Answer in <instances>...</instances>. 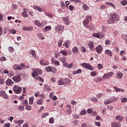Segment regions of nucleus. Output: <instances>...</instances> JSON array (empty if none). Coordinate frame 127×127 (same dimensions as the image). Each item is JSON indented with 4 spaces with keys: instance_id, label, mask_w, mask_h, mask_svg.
I'll return each instance as SVG.
<instances>
[{
    "instance_id": "obj_49",
    "label": "nucleus",
    "mask_w": 127,
    "mask_h": 127,
    "mask_svg": "<svg viewBox=\"0 0 127 127\" xmlns=\"http://www.w3.org/2000/svg\"><path fill=\"white\" fill-rule=\"evenodd\" d=\"M121 4L122 5H127V1L126 0H122V1H121Z\"/></svg>"
},
{
    "instance_id": "obj_22",
    "label": "nucleus",
    "mask_w": 127,
    "mask_h": 127,
    "mask_svg": "<svg viewBox=\"0 0 127 127\" xmlns=\"http://www.w3.org/2000/svg\"><path fill=\"white\" fill-rule=\"evenodd\" d=\"M51 29V26H46L45 28L43 29V31H45L46 32L47 31H49Z\"/></svg>"
},
{
    "instance_id": "obj_20",
    "label": "nucleus",
    "mask_w": 127,
    "mask_h": 127,
    "mask_svg": "<svg viewBox=\"0 0 127 127\" xmlns=\"http://www.w3.org/2000/svg\"><path fill=\"white\" fill-rule=\"evenodd\" d=\"M34 23L35 25H37V26H38L39 27H41V26H42V24H41L38 20H35Z\"/></svg>"
},
{
    "instance_id": "obj_8",
    "label": "nucleus",
    "mask_w": 127,
    "mask_h": 127,
    "mask_svg": "<svg viewBox=\"0 0 127 127\" xmlns=\"http://www.w3.org/2000/svg\"><path fill=\"white\" fill-rule=\"evenodd\" d=\"M40 64L43 66H47L49 64V63L44 59H42L40 61Z\"/></svg>"
},
{
    "instance_id": "obj_21",
    "label": "nucleus",
    "mask_w": 127,
    "mask_h": 127,
    "mask_svg": "<svg viewBox=\"0 0 127 127\" xmlns=\"http://www.w3.org/2000/svg\"><path fill=\"white\" fill-rule=\"evenodd\" d=\"M35 71H36L37 75H41L42 74V71L40 69L37 68Z\"/></svg>"
},
{
    "instance_id": "obj_19",
    "label": "nucleus",
    "mask_w": 127,
    "mask_h": 127,
    "mask_svg": "<svg viewBox=\"0 0 127 127\" xmlns=\"http://www.w3.org/2000/svg\"><path fill=\"white\" fill-rule=\"evenodd\" d=\"M13 69H14L15 70H21V67L18 64H15L13 66Z\"/></svg>"
},
{
    "instance_id": "obj_7",
    "label": "nucleus",
    "mask_w": 127,
    "mask_h": 127,
    "mask_svg": "<svg viewBox=\"0 0 127 127\" xmlns=\"http://www.w3.org/2000/svg\"><path fill=\"white\" fill-rule=\"evenodd\" d=\"M12 79L15 83H18V82H20L21 77L19 75H15L12 77Z\"/></svg>"
},
{
    "instance_id": "obj_5",
    "label": "nucleus",
    "mask_w": 127,
    "mask_h": 127,
    "mask_svg": "<svg viewBox=\"0 0 127 127\" xmlns=\"http://www.w3.org/2000/svg\"><path fill=\"white\" fill-rule=\"evenodd\" d=\"M0 96L2 97L5 100H8L9 99L8 95L3 90L0 91Z\"/></svg>"
},
{
    "instance_id": "obj_51",
    "label": "nucleus",
    "mask_w": 127,
    "mask_h": 127,
    "mask_svg": "<svg viewBox=\"0 0 127 127\" xmlns=\"http://www.w3.org/2000/svg\"><path fill=\"white\" fill-rule=\"evenodd\" d=\"M9 51L10 52V53H12L13 51H14V49L12 47H9Z\"/></svg>"
},
{
    "instance_id": "obj_6",
    "label": "nucleus",
    "mask_w": 127,
    "mask_h": 127,
    "mask_svg": "<svg viewBox=\"0 0 127 127\" xmlns=\"http://www.w3.org/2000/svg\"><path fill=\"white\" fill-rule=\"evenodd\" d=\"M114 72H110L109 73H106L104 74L103 76V79H109V78H111L113 76Z\"/></svg>"
},
{
    "instance_id": "obj_1",
    "label": "nucleus",
    "mask_w": 127,
    "mask_h": 127,
    "mask_svg": "<svg viewBox=\"0 0 127 127\" xmlns=\"http://www.w3.org/2000/svg\"><path fill=\"white\" fill-rule=\"evenodd\" d=\"M118 20H119L118 14L114 13L110 15L108 23L110 24L111 23H114V22H117Z\"/></svg>"
},
{
    "instance_id": "obj_64",
    "label": "nucleus",
    "mask_w": 127,
    "mask_h": 127,
    "mask_svg": "<svg viewBox=\"0 0 127 127\" xmlns=\"http://www.w3.org/2000/svg\"><path fill=\"white\" fill-rule=\"evenodd\" d=\"M71 104L72 105H77V102H76V101H75L74 100H71Z\"/></svg>"
},
{
    "instance_id": "obj_59",
    "label": "nucleus",
    "mask_w": 127,
    "mask_h": 127,
    "mask_svg": "<svg viewBox=\"0 0 127 127\" xmlns=\"http://www.w3.org/2000/svg\"><path fill=\"white\" fill-rule=\"evenodd\" d=\"M69 10H71V11H73L74 10V7L73 5H70L69 6Z\"/></svg>"
},
{
    "instance_id": "obj_33",
    "label": "nucleus",
    "mask_w": 127,
    "mask_h": 127,
    "mask_svg": "<svg viewBox=\"0 0 127 127\" xmlns=\"http://www.w3.org/2000/svg\"><path fill=\"white\" fill-rule=\"evenodd\" d=\"M22 15L24 17V18L26 17H28V14L26 13V11H24V12H22Z\"/></svg>"
},
{
    "instance_id": "obj_12",
    "label": "nucleus",
    "mask_w": 127,
    "mask_h": 127,
    "mask_svg": "<svg viewBox=\"0 0 127 127\" xmlns=\"http://www.w3.org/2000/svg\"><path fill=\"white\" fill-rule=\"evenodd\" d=\"M116 121H119L118 122H122L123 120H124V117L122 116L118 115L115 117Z\"/></svg>"
},
{
    "instance_id": "obj_30",
    "label": "nucleus",
    "mask_w": 127,
    "mask_h": 127,
    "mask_svg": "<svg viewBox=\"0 0 127 127\" xmlns=\"http://www.w3.org/2000/svg\"><path fill=\"white\" fill-rule=\"evenodd\" d=\"M45 70H46V71H47V72H52V67H50V66H47L45 68Z\"/></svg>"
},
{
    "instance_id": "obj_32",
    "label": "nucleus",
    "mask_w": 127,
    "mask_h": 127,
    "mask_svg": "<svg viewBox=\"0 0 127 127\" xmlns=\"http://www.w3.org/2000/svg\"><path fill=\"white\" fill-rule=\"evenodd\" d=\"M69 43H70L69 41H66L64 43V45L65 46L66 48H68L69 47Z\"/></svg>"
},
{
    "instance_id": "obj_63",
    "label": "nucleus",
    "mask_w": 127,
    "mask_h": 127,
    "mask_svg": "<svg viewBox=\"0 0 127 127\" xmlns=\"http://www.w3.org/2000/svg\"><path fill=\"white\" fill-rule=\"evenodd\" d=\"M103 96V94L100 93L98 95H97V97L98 99H101V97Z\"/></svg>"
},
{
    "instance_id": "obj_39",
    "label": "nucleus",
    "mask_w": 127,
    "mask_h": 127,
    "mask_svg": "<svg viewBox=\"0 0 127 127\" xmlns=\"http://www.w3.org/2000/svg\"><path fill=\"white\" fill-rule=\"evenodd\" d=\"M62 43H63V40H60L58 43L59 47H61V46H62Z\"/></svg>"
},
{
    "instance_id": "obj_11",
    "label": "nucleus",
    "mask_w": 127,
    "mask_h": 127,
    "mask_svg": "<svg viewBox=\"0 0 127 127\" xmlns=\"http://www.w3.org/2000/svg\"><path fill=\"white\" fill-rule=\"evenodd\" d=\"M14 82L12 81L11 79H8L6 81H5V84L7 85V86H11V85H13Z\"/></svg>"
},
{
    "instance_id": "obj_44",
    "label": "nucleus",
    "mask_w": 127,
    "mask_h": 127,
    "mask_svg": "<svg viewBox=\"0 0 127 127\" xmlns=\"http://www.w3.org/2000/svg\"><path fill=\"white\" fill-rule=\"evenodd\" d=\"M92 35L93 37H96V38H100V35L96 33H93Z\"/></svg>"
},
{
    "instance_id": "obj_27",
    "label": "nucleus",
    "mask_w": 127,
    "mask_h": 127,
    "mask_svg": "<svg viewBox=\"0 0 127 127\" xmlns=\"http://www.w3.org/2000/svg\"><path fill=\"white\" fill-rule=\"evenodd\" d=\"M106 4H107V5H111V6L113 7V8H116V5H115V4H114V3L112 2H106Z\"/></svg>"
},
{
    "instance_id": "obj_26",
    "label": "nucleus",
    "mask_w": 127,
    "mask_h": 127,
    "mask_svg": "<svg viewBox=\"0 0 127 127\" xmlns=\"http://www.w3.org/2000/svg\"><path fill=\"white\" fill-rule=\"evenodd\" d=\"M61 53L64 56H67V55L68 54V52L66 51L65 50H61Z\"/></svg>"
},
{
    "instance_id": "obj_31",
    "label": "nucleus",
    "mask_w": 127,
    "mask_h": 127,
    "mask_svg": "<svg viewBox=\"0 0 127 127\" xmlns=\"http://www.w3.org/2000/svg\"><path fill=\"white\" fill-rule=\"evenodd\" d=\"M117 77L118 78V79H122V77H123V73L119 72L117 73Z\"/></svg>"
},
{
    "instance_id": "obj_28",
    "label": "nucleus",
    "mask_w": 127,
    "mask_h": 127,
    "mask_svg": "<svg viewBox=\"0 0 127 127\" xmlns=\"http://www.w3.org/2000/svg\"><path fill=\"white\" fill-rule=\"evenodd\" d=\"M22 104L23 106L26 107V106L28 105V101H27V100H25L22 102Z\"/></svg>"
},
{
    "instance_id": "obj_58",
    "label": "nucleus",
    "mask_w": 127,
    "mask_h": 127,
    "mask_svg": "<svg viewBox=\"0 0 127 127\" xmlns=\"http://www.w3.org/2000/svg\"><path fill=\"white\" fill-rule=\"evenodd\" d=\"M88 114H92L93 113V109H88L87 110Z\"/></svg>"
},
{
    "instance_id": "obj_45",
    "label": "nucleus",
    "mask_w": 127,
    "mask_h": 127,
    "mask_svg": "<svg viewBox=\"0 0 127 127\" xmlns=\"http://www.w3.org/2000/svg\"><path fill=\"white\" fill-rule=\"evenodd\" d=\"M80 49L81 52H83V53H85V52L87 51V50H86V48L83 46L80 48Z\"/></svg>"
},
{
    "instance_id": "obj_17",
    "label": "nucleus",
    "mask_w": 127,
    "mask_h": 127,
    "mask_svg": "<svg viewBox=\"0 0 127 127\" xmlns=\"http://www.w3.org/2000/svg\"><path fill=\"white\" fill-rule=\"evenodd\" d=\"M64 84H65V82H64L63 78H60L58 82V85H59V86H62V85H64Z\"/></svg>"
},
{
    "instance_id": "obj_48",
    "label": "nucleus",
    "mask_w": 127,
    "mask_h": 127,
    "mask_svg": "<svg viewBox=\"0 0 127 127\" xmlns=\"http://www.w3.org/2000/svg\"><path fill=\"white\" fill-rule=\"evenodd\" d=\"M31 30H33V27L32 26L27 27V31H31Z\"/></svg>"
},
{
    "instance_id": "obj_57",
    "label": "nucleus",
    "mask_w": 127,
    "mask_h": 127,
    "mask_svg": "<svg viewBox=\"0 0 127 127\" xmlns=\"http://www.w3.org/2000/svg\"><path fill=\"white\" fill-rule=\"evenodd\" d=\"M62 63H65V62H66V58H65V57H63L62 58Z\"/></svg>"
},
{
    "instance_id": "obj_18",
    "label": "nucleus",
    "mask_w": 127,
    "mask_h": 127,
    "mask_svg": "<svg viewBox=\"0 0 127 127\" xmlns=\"http://www.w3.org/2000/svg\"><path fill=\"white\" fill-rule=\"evenodd\" d=\"M105 53V54H107V55L110 56V57H112V56H113V53H112V51H110V50H106Z\"/></svg>"
},
{
    "instance_id": "obj_60",
    "label": "nucleus",
    "mask_w": 127,
    "mask_h": 127,
    "mask_svg": "<svg viewBox=\"0 0 127 127\" xmlns=\"http://www.w3.org/2000/svg\"><path fill=\"white\" fill-rule=\"evenodd\" d=\"M46 15H47V16H49V17H50V18H52L53 17V15H52L49 13H47L46 14Z\"/></svg>"
},
{
    "instance_id": "obj_46",
    "label": "nucleus",
    "mask_w": 127,
    "mask_h": 127,
    "mask_svg": "<svg viewBox=\"0 0 127 127\" xmlns=\"http://www.w3.org/2000/svg\"><path fill=\"white\" fill-rule=\"evenodd\" d=\"M44 89L46 91H49V90H50L49 86L46 84L45 85Z\"/></svg>"
},
{
    "instance_id": "obj_62",
    "label": "nucleus",
    "mask_w": 127,
    "mask_h": 127,
    "mask_svg": "<svg viewBox=\"0 0 127 127\" xmlns=\"http://www.w3.org/2000/svg\"><path fill=\"white\" fill-rule=\"evenodd\" d=\"M26 91V88L23 87V96H25V95H26V93H25Z\"/></svg>"
},
{
    "instance_id": "obj_54",
    "label": "nucleus",
    "mask_w": 127,
    "mask_h": 127,
    "mask_svg": "<svg viewBox=\"0 0 127 127\" xmlns=\"http://www.w3.org/2000/svg\"><path fill=\"white\" fill-rule=\"evenodd\" d=\"M121 101L122 103H126V102H127V98H123L122 99Z\"/></svg>"
},
{
    "instance_id": "obj_38",
    "label": "nucleus",
    "mask_w": 127,
    "mask_h": 127,
    "mask_svg": "<svg viewBox=\"0 0 127 127\" xmlns=\"http://www.w3.org/2000/svg\"><path fill=\"white\" fill-rule=\"evenodd\" d=\"M43 103V100H42V99H39L37 101V104L38 105H42Z\"/></svg>"
},
{
    "instance_id": "obj_53",
    "label": "nucleus",
    "mask_w": 127,
    "mask_h": 127,
    "mask_svg": "<svg viewBox=\"0 0 127 127\" xmlns=\"http://www.w3.org/2000/svg\"><path fill=\"white\" fill-rule=\"evenodd\" d=\"M3 127H10V123H5L4 124Z\"/></svg>"
},
{
    "instance_id": "obj_37",
    "label": "nucleus",
    "mask_w": 127,
    "mask_h": 127,
    "mask_svg": "<svg viewBox=\"0 0 127 127\" xmlns=\"http://www.w3.org/2000/svg\"><path fill=\"white\" fill-rule=\"evenodd\" d=\"M26 110H27V111H31V109H32V107L31 106L28 105H26Z\"/></svg>"
},
{
    "instance_id": "obj_24",
    "label": "nucleus",
    "mask_w": 127,
    "mask_h": 127,
    "mask_svg": "<svg viewBox=\"0 0 127 127\" xmlns=\"http://www.w3.org/2000/svg\"><path fill=\"white\" fill-rule=\"evenodd\" d=\"M72 51L73 53L76 54L78 53V48L77 47H74L72 49Z\"/></svg>"
},
{
    "instance_id": "obj_16",
    "label": "nucleus",
    "mask_w": 127,
    "mask_h": 127,
    "mask_svg": "<svg viewBox=\"0 0 127 127\" xmlns=\"http://www.w3.org/2000/svg\"><path fill=\"white\" fill-rule=\"evenodd\" d=\"M52 64H54L56 66H59L60 64L59 63V61L54 60V59H52Z\"/></svg>"
},
{
    "instance_id": "obj_4",
    "label": "nucleus",
    "mask_w": 127,
    "mask_h": 127,
    "mask_svg": "<svg viewBox=\"0 0 127 127\" xmlns=\"http://www.w3.org/2000/svg\"><path fill=\"white\" fill-rule=\"evenodd\" d=\"M82 67H83V68H85V69H88L89 70H94L93 69V66L92 65H90L89 64H87L86 63H83L81 64Z\"/></svg>"
},
{
    "instance_id": "obj_15",
    "label": "nucleus",
    "mask_w": 127,
    "mask_h": 127,
    "mask_svg": "<svg viewBox=\"0 0 127 127\" xmlns=\"http://www.w3.org/2000/svg\"><path fill=\"white\" fill-rule=\"evenodd\" d=\"M89 47L91 51L94 50V42H90L88 44Z\"/></svg>"
},
{
    "instance_id": "obj_23",
    "label": "nucleus",
    "mask_w": 127,
    "mask_h": 127,
    "mask_svg": "<svg viewBox=\"0 0 127 127\" xmlns=\"http://www.w3.org/2000/svg\"><path fill=\"white\" fill-rule=\"evenodd\" d=\"M114 88L115 89L116 92H125V90L121 88H118L117 87H114Z\"/></svg>"
},
{
    "instance_id": "obj_61",
    "label": "nucleus",
    "mask_w": 127,
    "mask_h": 127,
    "mask_svg": "<svg viewBox=\"0 0 127 127\" xmlns=\"http://www.w3.org/2000/svg\"><path fill=\"white\" fill-rule=\"evenodd\" d=\"M79 115L80 116H82L83 115H86V111L85 110L82 111L79 113Z\"/></svg>"
},
{
    "instance_id": "obj_2",
    "label": "nucleus",
    "mask_w": 127,
    "mask_h": 127,
    "mask_svg": "<svg viewBox=\"0 0 127 127\" xmlns=\"http://www.w3.org/2000/svg\"><path fill=\"white\" fill-rule=\"evenodd\" d=\"M92 20V16L91 15H87L85 17V20L83 21V24L84 27L86 28H88V26H89V22Z\"/></svg>"
},
{
    "instance_id": "obj_29",
    "label": "nucleus",
    "mask_w": 127,
    "mask_h": 127,
    "mask_svg": "<svg viewBox=\"0 0 127 127\" xmlns=\"http://www.w3.org/2000/svg\"><path fill=\"white\" fill-rule=\"evenodd\" d=\"M30 54H31V55H32L33 57H34L36 59V58L35 57V56H36V54H35V51L34 50L30 51Z\"/></svg>"
},
{
    "instance_id": "obj_3",
    "label": "nucleus",
    "mask_w": 127,
    "mask_h": 127,
    "mask_svg": "<svg viewBox=\"0 0 127 127\" xmlns=\"http://www.w3.org/2000/svg\"><path fill=\"white\" fill-rule=\"evenodd\" d=\"M13 90L15 94H19L20 93H21V90H22V88L18 86L15 85L13 88Z\"/></svg>"
},
{
    "instance_id": "obj_13",
    "label": "nucleus",
    "mask_w": 127,
    "mask_h": 127,
    "mask_svg": "<svg viewBox=\"0 0 127 127\" xmlns=\"http://www.w3.org/2000/svg\"><path fill=\"white\" fill-rule=\"evenodd\" d=\"M63 28H64L63 26L60 25H58L56 27L55 30H56V31H61V30H63Z\"/></svg>"
},
{
    "instance_id": "obj_10",
    "label": "nucleus",
    "mask_w": 127,
    "mask_h": 127,
    "mask_svg": "<svg viewBox=\"0 0 127 127\" xmlns=\"http://www.w3.org/2000/svg\"><path fill=\"white\" fill-rule=\"evenodd\" d=\"M95 50H96L97 53L100 54L103 51V47L101 45H99L96 48Z\"/></svg>"
},
{
    "instance_id": "obj_55",
    "label": "nucleus",
    "mask_w": 127,
    "mask_h": 127,
    "mask_svg": "<svg viewBox=\"0 0 127 127\" xmlns=\"http://www.w3.org/2000/svg\"><path fill=\"white\" fill-rule=\"evenodd\" d=\"M32 77H36L37 76V73H36L35 70L32 73Z\"/></svg>"
},
{
    "instance_id": "obj_35",
    "label": "nucleus",
    "mask_w": 127,
    "mask_h": 127,
    "mask_svg": "<svg viewBox=\"0 0 127 127\" xmlns=\"http://www.w3.org/2000/svg\"><path fill=\"white\" fill-rule=\"evenodd\" d=\"M18 111H23L24 110V106H19L17 108Z\"/></svg>"
},
{
    "instance_id": "obj_56",
    "label": "nucleus",
    "mask_w": 127,
    "mask_h": 127,
    "mask_svg": "<svg viewBox=\"0 0 127 127\" xmlns=\"http://www.w3.org/2000/svg\"><path fill=\"white\" fill-rule=\"evenodd\" d=\"M24 123V120H18L19 126H20V125H22Z\"/></svg>"
},
{
    "instance_id": "obj_34",
    "label": "nucleus",
    "mask_w": 127,
    "mask_h": 127,
    "mask_svg": "<svg viewBox=\"0 0 127 127\" xmlns=\"http://www.w3.org/2000/svg\"><path fill=\"white\" fill-rule=\"evenodd\" d=\"M114 101H111L110 100H105L104 104L105 105H108L111 104V103H113Z\"/></svg>"
},
{
    "instance_id": "obj_43",
    "label": "nucleus",
    "mask_w": 127,
    "mask_h": 127,
    "mask_svg": "<svg viewBox=\"0 0 127 127\" xmlns=\"http://www.w3.org/2000/svg\"><path fill=\"white\" fill-rule=\"evenodd\" d=\"M36 79H37V80H39V81H40L41 82H42V83L43 82H44V79H43V78H42L40 76H37Z\"/></svg>"
},
{
    "instance_id": "obj_9",
    "label": "nucleus",
    "mask_w": 127,
    "mask_h": 127,
    "mask_svg": "<svg viewBox=\"0 0 127 127\" xmlns=\"http://www.w3.org/2000/svg\"><path fill=\"white\" fill-rule=\"evenodd\" d=\"M63 20L64 21V23L66 25H69L70 24V21H69V17L66 16L63 18Z\"/></svg>"
},
{
    "instance_id": "obj_52",
    "label": "nucleus",
    "mask_w": 127,
    "mask_h": 127,
    "mask_svg": "<svg viewBox=\"0 0 127 127\" xmlns=\"http://www.w3.org/2000/svg\"><path fill=\"white\" fill-rule=\"evenodd\" d=\"M91 75L92 77H95V76H97V73H96V71H94L91 72Z\"/></svg>"
},
{
    "instance_id": "obj_25",
    "label": "nucleus",
    "mask_w": 127,
    "mask_h": 127,
    "mask_svg": "<svg viewBox=\"0 0 127 127\" xmlns=\"http://www.w3.org/2000/svg\"><path fill=\"white\" fill-rule=\"evenodd\" d=\"M82 8H83V9H84V10L87 11V10H89V6H88V5H87V4H84L83 5Z\"/></svg>"
},
{
    "instance_id": "obj_14",
    "label": "nucleus",
    "mask_w": 127,
    "mask_h": 127,
    "mask_svg": "<svg viewBox=\"0 0 127 127\" xmlns=\"http://www.w3.org/2000/svg\"><path fill=\"white\" fill-rule=\"evenodd\" d=\"M112 127H121L120 122H113L112 124Z\"/></svg>"
},
{
    "instance_id": "obj_41",
    "label": "nucleus",
    "mask_w": 127,
    "mask_h": 127,
    "mask_svg": "<svg viewBox=\"0 0 127 127\" xmlns=\"http://www.w3.org/2000/svg\"><path fill=\"white\" fill-rule=\"evenodd\" d=\"M49 123L50 124H54V118L52 117L50 118Z\"/></svg>"
},
{
    "instance_id": "obj_50",
    "label": "nucleus",
    "mask_w": 127,
    "mask_h": 127,
    "mask_svg": "<svg viewBox=\"0 0 127 127\" xmlns=\"http://www.w3.org/2000/svg\"><path fill=\"white\" fill-rule=\"evenodd\" d=\"M48 116H49V113H45L42 115V118H46Z\"/></svg>"
},
{
    "instance_id": "obj_47",
    "label": "nucleus",
    "mask_w": 127,
    "mask_h": 127,
    "mask_svg": "<svg viewBox=\"0 0 127 127\" xmlns=\"http://www.w3.org/2000/svg\"><path fill=\"white\" fill-rule=\"evenodd\" d=\"M97 68L99 69H103V65L101 64H97Z\"/></svg>"
},
{
    "instance_id": "obj_40",
    "label": "nucleus",
    "mask_w": 127,
    "mask_h": 127,
    "mask_svg": "<svg viewBox=\"0 0 127 127\" xmlns=\"http://www.w3.org/2000/svg\"><path fill=\"white\" fill-rule=\"evenodd\" d=\"M122 38L124 39V40H125V42L127 44V35H123L122 36Z\"/></svg>"
},
{
    "instance_id": "obj_42",
    "label": "nucleus",
    "mask_w": 127,
    "mask_h": 127,
    "mask_svg": "<svg viewBox=\"0 0 127 127\" xmlns=\"http://www.w3.org/2000/svg\"><path fill=\"white\" fill-rule=\"evenodd\" d=\"M34 98L33 97L29 98V104L32 105L33 104Z\"/></svg>"
},
{
    "instance_id": "obj_36",
    "label": "nucleus",
    "mask_w": 127,
    "mask_h": 127,
    "mask_svg": "<svg viewBox=\"0 0 127 127\" xmlns=\"http://www.w3.org/2000/svg\"><path fill=\"white\" fill-rule=\"evenodd\" d=\"M37 36L39 37V38H40V39H42V40H43V39H44V37H42V33H38Z\"/></svg>"
}]
</instances>
